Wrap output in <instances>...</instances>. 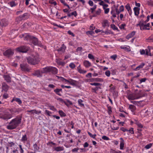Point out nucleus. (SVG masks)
<instances>
[{
  "label": "nucleus",
  "instance_id": "obj_6",
  "mask_svg": "<svg viewBox=\"0 0 153 153\" xmlns=\"http://www.w3.org/2000/svg\"><path fill=\"white\" fill-rule=\"evenodd\" d=\"M89 29L91 31H87V34H90L91 35H94L96 33V30H95V26L93 24H92L90 26Z\"/></svg>",
  "mask_w": 153,
  "mask_h": 153
},
{
  "label": "nucleus",
  "instance_id": "obj_33",
  "mask_svg": "<svg viewBox=\"0 0 153 153\" xmlns=\"http://www.w3.org/2000/svg\"><path fill=\"white\" fill-rule=\"evenodd\" d=\"M122 140L120 142V149H123L124 147V144L123 143V140L122 138H120Z\"/></svg>",
  "mask_w": 153,
  "mask_h": 153
},
{
  "label": "nucleus",
  "instance_id": "obj_9",
  "mask_svg": "<svg viewBox=\"0 0 153 153\" xmlns=\"http://www.w3.org/2000/svg\"><path fill=\"white\" fill-rule=\"evenodd\" d=\"M33 38V36L28 34H25L23 36V38L25 40H29L30 41Z\"/></svg>",
  "mask_w": 153,
  "mask_h": 153
},
{
  "label": "nucleus",
  "instance_id": "obj_26",
  "mask_svg": "<svg viewBox=\"0 0 153 153\" xmlns=\"http://www.w3.org/2000/svg\"><path fill=\"white\" fill-rule=\"evenodd\" d=\"M4 78L8 82L10 81L11 78L10 76L8 75H5L4 76Z\"/></svg>",
  "mask_w": 153,
  "mask_h": 153
},
{
  "label": "nucleus",
  "instance_id": "obj_11",
  "mask_svg": "<svg viewBox=\"0 0 153 153\" xmlns=\"http://www.w3.org/2000/svg\"><path fill=\"white\" fill-rule=\"evenodd\" d=\"M133 128H131L129 130L124 128L123 127L121 128V130L122 131H123L124 132H125L126 131H128L129 133H130L131 134H134V132L133 131Z\"/></svg>",
  "mask_w": 153,
  "mask_h": 153
},
{
  "label": "nucleus",
  "instance_id": "obj_5",
  "mask_svg": "<svg viewBox=\"0 0 153 153\" xmlns=\"http://www.w3.org/2000/svg\"><path fill=\"white\" fill-rule=\"evenodd\" d=\"M28 50L29 48L25 46H21L16 49L17 51L22 53H26Z\"/></svg>",
  "mask_w": 153,
  "mask_h": 153
},
{
  "label": "nucleus",
  "instance_id": "obj_63",
  "mask_svg": "<svg viewBox=\"0 0 153 153\" xmlns=\"http://www.w3.org/2000/svg\"><path fill=\"white\" fill-rule=\"evenodd\" d=\"M3 97L5 99H6L8 97V95L7 93H5L4 94L3 96Z\"/></svg>",
  "mask_w": 153,
  "mask_h": 153
},
{
  "label": "nucleus",
  "instance_id": "obj_24",
  "mask_svg": "<svg viewBox=\"0 0 153 153\" xmlns=\"http://www.w3.org/2000/svg\"><path fill=\"white\" fill-rule=\"evenodd\" d=\"M13 101H16V102H18V103L19 104H21L22 103V102L20 99L19 98H13V99L12 100L11 102H13Z\"/></svg>",
  "mask_w": 153,
  "mask_h": 153
},
{
  "label": "nucleus",
  "instance_id": "obj_34",
  "mask_svg": "<svg viewBox=\"0 0 153 153\" xmlns=\"http://www.w3.org/2000/svg\"><path fill=\"white\" fill-rule=\"evenodd\" d=\"M120 48L122 49H124L125 50L128 51H131V50L129 48H128L126 47H124L122 46H120Z\"/></svg>",
  "mask_w": 153,
  "mask_h": 153
},
{
  "label": "nucleus",
  "instance_id": "obj_8",
  "mask_svg": "<svg viewBox=\"0 0 153 153\" xmlns=\"http://www.w3.org/2000/svg\"><path fill=\"white\" fill-rule=\"evenodd\" d=\"M30 41L34 45H37L39 46H41L42 45L40 42L38 41V39L33 36Z\"/></svg>",
  "mask_w": 153,
  "mask_h": 153
},
{
  "label": "nucleus",
  "instance_id": "obj_10",
  "mask_svg": "<svg viewBox=\"0 0 153 153\" xmlns=\"http://www.w3.org/2000/svg\"><path fill=\"white\" fill-rule=\"evenodd\" d=\"M8 4L11 7H15L18 4L17 0H12L8 3Z\"/></svg>",
  "mask_w": 153,
  "mask_h": 153
},
{
  "label": "nucleus",
  "instance_id": "obj_25",
  "mask_svg": "<svg viewBox=\"0 0 153 153\" xmlns=\"http://www.w3.org/2000/svg\"><path fill=\"white\" fill-rule=\"evenodd\" d=\"M9 86L6 84L2 85V89L5 91H7L9 89Z\"/></svg>",
  "mask_w": 153,
  "mask_h": 153
},
{
  "label": "nucleus",
  "instance_id": "obj_46",
  "mask_svg": "<svg viewBox=\"0 0 153 153\" xmlns=\"http://www.w3.org/2000/svg\"><path fill=\"white\" fill-rule=\"evenodd\" d=\"M152 143H150L146 145L145 148L147 149H149L152 147Z\"/></svg>",
  "mask_w": 153,
  "mask_h": 153
},
{
  "label": "nucleus",
  "instance_id": "obj_18",
  "mask_svg": "<svg viewBox=\"0 0 153 153\" xmlns=\"http://www.w3.org/2000/svg\"><path fill=\"white\" fill-rule=\"evenodd\" d=\"M53 149L56 152H59L63 151L64 149V148L63 146L54 147L53 148Z\"/></svg>",
  "mask_w": 153,
  "mask_h": 153
},
{
  "label": "nucleus",
  "instance_id": "obj_19",
  "mask_svg": "<svg viewBox=\"0 0 153 153\" xmlns=\"http://www.w3.org/2000/svg\"><path fill=\"white\" fill-rule=\"evenodd\" d=\"M2 118L4 120H7L11 118L12 116L10 114H5L2 117Z\"/></svg>",
  "mask_w": 153,
  "mask_h": 153
},
{
  "label": "nucleus",
  "instance_id": "obj_28",
  "mask_svg": "<svg viewBox=\"0 0 153 153\" xmlns=\"http://www.w3.org/2000/svg\"><path fill=\"white\" fill-rule=\"evenodd\" d=\"M129 108L132 112H134L136 109L135 106L133 105H130L129 106Z\"/></svg>",
  "mask_w": 153,
  "mask_h": 153
},
{
  "label": "nucleus",
  "instance_id": "obj_35",
  "mask_svg": "<svg viewBox=\"0 0 153 153\" xmlns=\"http://www.w3.org/2000/svg\"><path fill=\"white\" fill-rule=\"evenodd\" d=\"M48 145H49L50 146L53 147V146H56V144L52 142H49L48 143Z\"/></svg>",
  "mask_w": 153,
  "mask_h": 153
},
{
  "label": "nucleus",
  "instance_id": "obj_61",
  "mask_svg": "<svg viewBox=\"0 0 153 153\" xmlns=\"http://www.w3.org/2000/svg\"><path fill=\"white\" fill-rule=\"evenodd\" d=\"M146 80V78H142L140 80V83H141L142 82H145Z\"/></svg>",
  "mask_w": 153,
  "mask_h": 153
},
{
  "label": "nucleus",
  "instance_id": "obj_59",
  "mask_svg": "<svg viewBox=\"0 0 153 153\" xmlns=\"http://www.w3.org/2000/svg\"><path fill=\"white\" fill-rule=\"evenodd\" d=\"M115 11L117 15H119L120 13L121 12L120 10H118L117 7L115 8Z\"/></svg>",
  "mask_w": 153,
  "mask_h": 153
},
{
  "label": "nucleus",
  "instance_id": "obj_17",
  "mask_svg": "<svg viewBox=\"0 0 153 153\" xmlns=\"http://www.w3.org/2000/svg\"><path fill=\"white\" fill-rule=\"evenodd\" d=\"M133 9L135 15L136 16H138L139 14L140 9L138 7H135Z\"/></svg>",
  "mask_w": 153,
  "mask_h": 153
},
{
  "label": "nucleus",
  "instance_id": "obj_43",
  "mask_svg": "<svg viewBox=\"0 0 153 153\" xmlns=\"http://www.w3.org/2000/svg\"><path fill=\"white\" fill-rule=\"evenodd\" d=\"M111 27L114 30H117L118 28L114 24H112L111 25Z\"/></svg>",
  "mask_w": 153,
  "mask_h": 153
},
{
  "label": "nucleus",
  "instance_id": "obj_36",
  "mask_svg": "<svg viewBox=\"0 0 153 153\" xmlns=\"http://www.w3.org/2000/svg\"><path fill=\"white\" fill-rule=\"evenodd\" d=\"M146 40H148V42H153V35H152L148 39H146Z\"/></svg>",
  "mask_w": 153,
  "mask_h": 153
},
{
  "label": "nucleus",
  "instance_id": "obj_47",
  "mask_svg": "<svg viewBox=\"0 0 153 153\" xmlns=\"http://www.w3.org/2000/svg\"><path fill=\"white\" fill-rule=\"evenodd\" d=\"M148 4L149 5L153 6V1L151 0H149L147 2Z\"/></svg>",
  "mask_w": 153,
  "mask_h": 153
},
{
  "label": "nucleus",
  "instance_id": "obj_13",
  "mask_svg": "<svg viewBox=\"0 0 153 153\" xmlns=\"http://www.w3.org/2000/svg\"><path fill=\"white\" fill-rule=\"evenodd\" d=\"M69 83L71 85L74 86L76 85L77 82L71 79H69Z\"/></svg>",
  "mask_w": 153,
  "mask_h": 153
},
{
  "label": "nucleus",
  "instance_id": "obj_62",
  "mask_svg": "<svg viewBox=\"0 0 153 153\" xmlns=\"http://www.w3.org/2000/svg\"><path fill=\"white\" fill-rule=\"evenodd\" d=\"M88 4L89 5L91 6H93L94 5L93 2L91 0H89L88 1Z\"/></svg>",
  "mask_w": 153,
  "mask_h": 153
},
{
  "label": "nucleus",
  "instance_id": "obj_60",
  "mask_svg": "<svg viewBox=\"0 0 153 153\" xmlns=\"http://www.w3.org/2000/svg\"><path fill=\"white\" fill-rule=\"evenodd\" d=\"M10 111L12 114H13L16 112V110L15 109H11L10 110Z\"/></svg>",
  "mask_w": 153,
  "mask_h": 153
},
{
  "label": "nucleus",
  "instance_id": "obj_29",
  "mask_svg": "<svg viewBox=\"0 0 153 153\" xmlns=\"http://www.w3.org/2000/svg\"><path fill=\"white\" fill-rule=\"evenodd\" d=\"M109 25L108 23V21L107 20H104L103 23H102V26L105 27L107 26H109Z\"/></svg>",
  "mask_w": 153,
  "mask_h": 153
},
{
  "label": "nucleus",
  "instance_id": "obj_4",
  "mask_svg": "<svg viewBox=\"0 0 153 153\" xmlns=\"http://www.w3.org/2000/svg\"><path fill=\"white\" fill-rule=\"evenodd\" d=\"M53 71L56 73H57V70L56 68L52 67H47L43 68L41 70V72L42 73Z\"/></svg>",
  "mask_w": 153,
  "mask_h": 153
},
{
  "label": "nucleus",
  "instance_id": "obj_7",
  "mask_svg": "<svg viewBox=\"0 0 153 153\" xmlns=\"http://www.w3.org/2000/svg\"><path fill=\"white\" fill-rule=\"evenodd\" d=\"M13 53L14 52L13 50L11 49H9L4 52L3 54L4 56L7 57H9L13 55Z\"/></svg>",
  "mask_w": 153,
  "mask_h": 153
},
{
  "label": "nucleus",
  "instance_id": "obj_32",
  "mask_svg": "<svg viewBox=\"0 0 153 153\" xmlns=\"http://www.w3.org/2000/svg\"><path fill=\"white\" fill-rule=\"evenodd\" d=\"M45 114L46 115L50 116H52V113L49 111L45 110Z\"/></svg>",
  "mask_w": 153,
  "mask_h": 153
},
{
  "label": "nucleus",
  "instance_id": "obj_15",
  "mask_svg": "<svg viewBox=\"0 0 153 153\" xmlns=\"http://www.w3.org/2000/svg\"><path fill=\"white\" fill-rule=\"evenodd\" d=\"M135 33L136 32L135 31L132 32L126 37V38L129 39L130 38L132 37L134 35Z\"/></svg>",
  "mask_w": 153,
  "mask_h": 153
},
{
  "label": "nucleus",
  "instance_id": "obj_16",
  "mask_svg": "<svg viewBox=\"0 0 153 153\" xmlns=\"http://www.w3.org/2000/svg\"><path fill=\"white\" fill-rule=\"evenodd\" d=\"M83 64L84 66L87 68L89 67L91 65V63L87 60H85L83 62Z\"/></svg>",
  "mask_w": 153,
  "mask_h": 153
},
{
  "label": "nucleus",
  "instance_id": "obj_49",
  "mask_svg": "<svg viewBox=\"0 0 153 153\" xmlns=\"http://www.w3.org/2000/svg\"><path fill=\"white\" fill-rule=\"evenodd\" d=\"M110 72L109 71H107L105 72V74L107 76H109L110 75Z\"/></svg>",
  "mask_w": 153,
  "mask_h": 153
},
{
  "label": "nucleus",
  "instance_id": "obj_51",
  "mask_svg": "<svg viewBox=\"0 0 153 153\" xmlns=\"http://www.w3.org/2000/svg\"><path fill=\"white\" fill-rule=\"evenodd\" d=\"M71 15L72 16H74L75 17H76L77 16V13L76 11H74L71 13Z\"/></svg>",
  "mask_w": 153,
  "mask_h": 153
},
{
  "label": "nucleus",
  "instance_id": "obj_37",
  "mask_svg": "<svg viewBox=\"0 0 153 153\" xmlns=\"http://www.w3.org/2000/svg\"><path fill=\"white\" fill-rule=\"evenodd\" d=\"M59 113L61 117H64L65 116V114L62 110L59 111Z\"/></svg>",
  "mask_w": 153,
  "mask_h": 153
},
{
  "label": "nucleus",
  "instance_id": "obj_56",
  "mask_svg": "<svg viewBox=\"0 0 153 153\" xmlns=\"http://www.w3.org/2000/svg\"><path fill=\"white\" fill-rule=\"evenodd\" d=\"M108 113L109 114H111L112 112L111 108V106L108 107Z\"/></svg>",
  "mask_w": 153,
  "mask_h": 153
},
{
  "label": "nucleus",
  "instance_id": "obj_1",
  "mask_svg": "<svg viewBox=\"0 0 153 153\" xmlns=\"http://www.w3.org/2000/svg\"><path fill=\"white\" fill-rule=\"evenodd\" d=\"M21 120V119L19 117H16L13 119L7 126V128L10 129L15 128L20 124Z\"/></svg>",
  "mask_w": 153,
  "mask_h": 153
},
{
  "label": "nucleus",
  "instance_id": "obj_44",
  "mask_svg": "<svg viewBox=\"0 0 153 153\" xmlns=\"http://www.w3.org/2000/svg\"><path fill=\"white\" fill-rule=\"evenodd\" d=\"M102 32L105 33L106 34H110L112 33V32L111 31L108 30H106L105 31H102Z\"/></svg>",
  "mask_w": 153,
  "mask_h": 153
},
{
  "label": "nucleus",
  "instance_id": "obj_64",
  "mask_svg": "<svg viewBox=\"0 0 153 153\" xmlns=\"http://www.w3.org/2000/svg\"><path fill=\"white\" fill-rule=\"evenodd\" d=\"M10 153H18V151L17 149L12 150Z\"/></svg>",
  "mask_w": 153,
  "mask_h": 153
},
{
  "label": "nucleus",
  "instance_id": "obj_58",
  "mask_svg": "<svg viewBox=\"0 0 153 153\" xmlns=\"http://www.w3.org/2000/svg\"><path fill=\"white\" fill-rule=\"evenodd\" d=\"M117 57V55H114L111 56V58L112 59L114 60H115L116 59V58Z\"/></svg>",
  "mask_w": 153,
  "mask_h": 153
},
{
  "label": "nucleus",
  "instance_id": "obj_31",
  "mask_svg": "<svg viewBox=\"0 0 153 153\" xmlns=\"http://www.w3.org/2000/svg\"><path fill=\"white\" fill-rule=\"evenodd\" d=\"M27 140V137L26 134L23 135L22 139L21 140L24 143H25Z\"/></svg>",
  "mask_w": 153,
  "mask_h": 153
},
{
  "label": "nucleus",
  "instance_id": "obj_12",
  "mask_svg": "<svg viewBox=\"0 0 153 153\" xmlns=\"http://www.w3.org/2000/svg\"><path fill=\"white\" fill-rule=\"evenodd\" d=\"M135 123L138 126L137 130L138 133H140V131L142 130V129L141 128H142L143 127V125L141 124L140 123L137 121H136V123Z\"/></svg>",
  "mask_w": 153,
  "mask_h": 153
},
{
  "label": "nucleus",
  "instance_id": "obj_42",
  "mask_svg": "<svg viewBox=\"0 0 153 153\" xmlns=\"http://www.w3.org/2000/svg\"><path fill=\"white\" fill-rule=\"evenodd\" d=\"M96 82L103 83V80L102 78H96Z\"/></svg>",
  "mask_w": 153,
  "mask_h": 153
},
{
  "label": "nucleus",
  "instance_id": "obj_22",
  "mask_svg": "<svg viewBox=\"0 0 153 153\" xmlns=\"http://www.w3.org/2000/svg\"><path fill=\"white\" fill-rule=\"evenodd\" d=\"M27 112H30L32 114H33L34 113H35L36 114H39L41 113V111H39L38 113L36 110L33 109L31 110H27Z\"/></svg>",
  "mask_w": 153,
  "mask_h": 153
},
{
  "label": "nucleus",
  "instance_id": "obj_57",
  "mask_svg": "<svg viewBox=\"0 0 153 153\" xmlns=\"http://www.w3.org/2000/svg\"><path fill=\"white\" fill-rule=\"evenodd\" d=\"M102 139L105 140H109V138L107 136H103L102 137Z\"/></svg>",
  "mask_w": 153,
  "mask_h": 153
},
{
  "label": "nucleus",
  "instance_id": "obj_27",
  "mask_svg": "<svg viewBox=\"0 0 153 153\" xmlns=\"http://www.w3.org/2000/svg\"><path fill=\"white\" fill-rule=\"evenodd\" d=\"M145 65V64L144 63H142L141 64L139 65L135 69H134L135 71H137L139 70L140 68H143V67Z\"/></svg>",
  "mask_w": 153,
  "mask_h": 153
},
{
  "label": "nucleus",
  "instance_id": "obj_52",
  "mask_svg": "<svg viewBox=\"0 0 153 153\" xmlns=\"http://www.w3.org/2000/svg\"><path fill=\"white\" fill-rule=\"evenodd\" d=\"M68 33L69 34L71 35L73 37H74L75 36V35L74 34L72 33L71 30H68Z\"/></svg>",
  "mask_w": 153,
  "mask_h": 153
},
{
  "label": "nucleus",
  "instance_id": "obj_40",
  "mask_svg": "<svg viewBox=\"0 0 153 153\" xmlns=\"http://www.w3.org/2000/svg\"><path fill=\"white\" fill-rule=\"evenodd\" d=\"M125 7L128 11H129V10L131 9L130 4L128 3L125 6Z\"/></svg>",
  "mask_w": 153,
  "mask_h": 153
},
{
  "label": "nucleus",
  "instance_id": "obj_54",
  "mask_svg": "<svg viewBox=\"0 0 153 153\" xmlns=\"http://www.w3.org/2000/svg\"><path fill=\"white\" fill-rule=\"evenodd\" d=\"M124 7L123 5H121L119 8V10H120L121 12H122L124 11Z\"/></svg>",
  "mask_w": 153,
  "mask_h": 153
},
{
  "label": "nucleus",
  "instance_id": "obj_21",
  "mask_svg": "<svg viewBox=\"0 0 153 153\" xmlns=\"http://www.w3.org/2000/svg\"><path fill=\"white\" fill-rule=\"evenodd\" d=\"M148 49H146V55H148L149 53L150 54L149 55L151 56V55L150 53V50L151 49H152V47L151 46H148Z\"/></svg>",
  "mask_w": 153,
  "mask_h": 153
},
{
  "label": "nucleus",
  "instance_id": "obj_45",
  "mask_svg": "<svg viewBox=\"0 0 153 153\" xmlns=\"http://www.w3.org/2000/svg\"><path fill=\"white\" fill-rule=\"evenodd\" d=\"M110 153H121V152L120 151H115L114 150L111 149L110 150Z\"/></svg>",
  "mask_w": 153,
  "mask_h": 153
},
{
  "label": "nucleus",
  "instance_id": "obj_20",
  "mask_svg": "<svg viewBox=\"0 0 153 153\" xmlns=\"http://www.w3.org/2000/svg\"><path fill=\"white\" fill-rule=\"evenodd\" d=\"M66 48V47L65 45L63 44L62 45L61 47L58 50V51L63 53L65 51Z\"/></svg>",
  "mask_w": 153,
  "mask_h": 153
},
{
  "label": "nucleus",
  "instance_id": "obj_38",
  "mask_svg": "<svg viewBox=\"0 0 153 153\" xmlns=\"http://www.w3.org/2000/svg\"><path fill=\"white\" fill-rule=\"evenodd\" d=\"M103 9L104 10V13L105 14H107L109 12V8H106L105 7H103Z\"/></svg>",
  "mask_w": 153,
  "mask_h": 153
},
{
  "label": "nucleus",
  "instance_id": "obj_53",
  "mask_svg": "<svg viewBox=\"0 0 153 153\" xmlns=\"http://www.w3.org/2000/svg\"><path fill=\"white\" fill-rule=\"evenodd\" d=\"M101 10L99 8L96 11V15H100L101 13Z\"/></svg>",
  "mask_w": 153,
  "mask_h": 153
},
{
  "label": "nucleus",
  "instance_id": "obj_30",
  "mask_svg": "<svg viewBox=\"0 0 153 153\" xmlns=\"http://www.w3.org/2000/svg\"><path fill=\"white\" fill-rule=\"evenodd\" d=\"M34 150L36 152H37L39 149V147L38 146L36 143H35L33 146Z\"/></svg>",
  "mask_w": 153,
  "mask_h": 153
},
{
  "label": "nucleus",
  "instance_id": "obj_3",
  "mask_svg": "<svg viewBox=\"0 0 153 153\" xmlns=\"http://www.w3.org/2000/svg\"><path fill=\"white\" fill-rule=\"evenodd\" d=\"M127 98L129 100H134L135 99H139L144 96L143 95H142L140 93L138 94L135 93L134 94L131 93L128 94L127 93Z\"/></svg>",
  "mask_w": 153,
  "mask_h": 153
},
{
  "label": "nucleus",
  "instance_id": "obj_50",
  "mask_svg": "<svg viewBox=\"0 0 153 153\" xmlns=\"http://www.w3.org/2000/svg\"><path fill=\"white\" fill-rule=\"evenodd\" d=\"M49 2L50 3L54 5V6L56 5L57 4V3H56V1H53L52 0H51V1H49Z\"/></svg>",
  "mask_w": 153,
  "mask_h": 153
},
{
  "label": "nucleus",
  "instance_id": "obj_23",
  "mask_svg": "<svg viewBox=\"0 0 153 153\" xmlns=\"http://www.w3.org/2000/svg\"><path fill=\"white\" fill-rule=\"evenodd\" d=\"M83 101L81 99H79L78 100V102L79 105V106L81 107H84V105L83 103Z\"/></svg>",
  "mask_w": 153,
  "mask_h": 153
},
{
  "label": "nucleus",
  "instance_id": "obj_2",
  "mask_svg": "<svg viewBox=\"0 0 153 153\" xmlns=\"http://www.w3.org/2000/svg\"><path fill=\"white\" fill-rule=\"evenodd\" d=\"M27 60L29 63L33 65L37 64L39 61L38 56L37 55L30 56L27 59Z\"/></svg>",
  "mask_w": 153,
  "mask_h": 153
},
{
  "label": "nucleus",
  "instance_id": "obj_48",
  "mask_svg": "<svg viewBox=\"0 0 153 153\" xmlns=\"http://www.w3.org/2000/svg\"><path fill=\"white\" fill-rule=\"evenodd\" d=\"M88 56L89 59H92L93 60L94 59L93 56L91 54H88Z\"/></svg>",
  "mask_w": 153,
  "mask_h": 153
},
{
  "label": "nucleus",
  "instance_id": "obj_39",
  "mask_svg": "<svg viewBox=\"0 0 153 153\" xmlns=\"http://www.w3.org/2000/svg\"><path fill=\"white\" fill-rule=\"evenodd\" d=\"M34 75L37 76L38 77H40L41 76L40 73V72L39 71H35L34 73Z\"/></svg>",
  "mask_w": 153,
  "mask_h": 153
},
{
  "label": "nucleus",
  "instance_id": "obj_55",
  "mask_svg": "<svg viewBox=\"0 0 153 153\" xmlns=\"http://www.w3.org/2000/svg\"><path fill=\"white\" fill-rule=\"evenodd\" d=\"M19 148L20 149V152L21 153H24V150L22 148V146L21 145H19Z\"/></svg>",
  "mask_w": 153,
  "mask_h": 153
},
{
  "label": "nucleus",
  "instance_id": "obj_41",
  "mask_svg": "<svg viewBox=\"0 0 153 153\" xmlns=\"http://www.w3.org/2000/svg\"><path fill=\"white\" fill-rule=\"evenodd\" d=\"M69 66L72 69H74V68H75L76 66L75 65V64L71 62L70 63V64L69 65Z\"/></svg>",
  "mask_w": 153,
  "mask_h": 153
},
{
  "label": "nucleus",
  "instance_id": "obj_14",
  "mask_svg": "<svg viewBox=\"0 0 153 153\" xmlns=\"http://www.w3.org/2000/svg\"><path fill=\"white\" fill-rule=\"evenodd\" d=\"M77 71L80 73L85 74L86 73L87 71L82 69L80 67V65H79L77 67Z\"/></svg>",
  "mask_w": 153,
  "mask_h": 153
}]
</instances>
